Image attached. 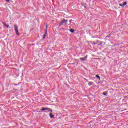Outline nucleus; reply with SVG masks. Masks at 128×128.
Returning <instances> with one entry per match:
<instances>
[{
	"instance_id": "1",
	"label": "nucleus",
	"mask_w": 128,
	"mask_h": 128,
	"mask_svg": "<svg viewBox=\"0 0 128 128\" xmlns=\"http://www.w3.org/2000/svg\"><path fill=\"white\" fill-rule=\"evenodd\" d=\"M14 30L17 36H20V33L18 32V25L14 24Z\"/></svg>"
},
{
	"instance_id": "2",
	"label": "nucleus",
	"mask_w": 128,
	"mask_h": 128,
	"mask_svg": "<svg viewBox=\"0 0 128 128\" xmlns=\"http://www.w3.org/2000/svg\"><path fill=\"white\" fill-rule=\"evenodd\" d=\"M41 110L42 112H44V110H48V112H52V110L49 108H42Z\"/></svg>"
},
{
	"instance_id": "3",
	"label": "nucleus",
	"mask_w": 128,
	"mask_h": 128,
	"mask_svg": "<svg viewBox=\"0 0 128 128\" xmlns=\"http://www.w3.org/2000/svg\"><path fill=\"white\" fill-rule=\"evenodd\" d=\"M66 22H68V20L63 19V20L60 24V26H63V24H66Z\"/></svg>"
},
{
	"instance_id": "4",
	"label": "nucleus",
	"mask_w": 128,
	"mask_h": 128,
	"mask_svg": "<svg viewBox=\"0 0 128 128\" xmlns=\"http://www.w3.org/2000/svg\"><path fill=\"white\" fill-rule=\"evenodd\" d=\"M96 44H98V46H102V44H104V42H100L98 40H97Z\"/></svg>"
},
{
	"instance_id": "5",
	"label": "nucleus",
	"mask_w": 128,
	"mask_h": 128,
	"mask_svg": "<svg viewBox=\"0 0 128 128\" xmlns=\"http://www.w3.org/2000/svg\"><path fill=\"white\" fill-rule=\"evenodd\" d=\"M87 58H88V56H86L84 58H80V60H82V62H84V60H86Z\"/></svg>"
},
{
	"instance_id": "6",
	"label": "nucleus",
	"mask_w": 128,
	"mask_h": 128,
	"mask_svg": "<svg viewBox=\"0 0 128 128\" xmlns=\"http://www.w3.org/2000/svg\"><path fill=\"white\" fill-rule=\"evenodd\" d=\"M81 6H84V8H86V4L84 2H82L81 3Z\"/></svg>"
},
{
	"instance_id": "7",
	"label": "nucleus",
	"mask_w": 128,
	"mask_h": 128,
	"mask_svg": "<svg viewBox=\"0 0 128 128\" xmlns=\"http://www.w3.org/2000/svg\"><path fill=\"white\" fill-rule=\"evenodd\" d=\"M119 6H126V2H124L122 4H119Z\"/></svg>"
},
{
	"instance_id": "8",
	"label": "nucleus",
	"mask_w": 128,
	"mask_h": 128,
	"mask_svg": "<svg viewBox=\"0 0 128 128\" xmlns=\"http://www.w3.org/2000/svg\"><path fill=\"white\" fill-rule=\"evenodd\" d=\"M50 116L51 118H54V115H52V112H50Z\"/></svg>"
},
{
	"instance_id": "9",
	"label": "nucleus",
	"mask_w": 128,
	"mask_h": 128,
	"mask_svg": "<svg viewBox=\"0 0 128 128\" xmlns=\"http://www.w3.org/2000/svg\"><path fill=\"white\" fill-rule=\"evenodd\" d=\"M46 34H48V32L46 31L45 34L43 36V38H46Z\"/></svg>"
},
{
	"instance_id": "10",
	"label": "nucleus",
	"mask_w": 128,
	"mask_h": 128,
	"mask_svg": "<svg viewBox=\"0 0 128 128\" xmlns=\"http://www.w3.org/2000/svg\"><path fill=\"white\" fill-rule=\"evenodd\" d=\"M88 85L90 86L94 85V82H90L88 84Z\"/></svg>"
},
{
	"instance_id": "11",
	"label": "nucleus",
	"mask_w": 128,
	"mask_h": 128,
	"mask_svg": "<svg viewBox=\"0 0 128 128\" xmlns=\"http://www.w3.org/2000/svg\"><path fill=\"white\" fill-rule=\"evenodd\" d=\"M70 32H74V29H70Z\"/></svg>"
},
{
	"instance_id": "12",
	"label": "nucleus",
	"mask_w": 128,
	"mask_h": 128,
	"mask_svg": "<svg viewBox=\"0 0 128 128\" xmlns=\"http://www.w3.org/2000/svg\"><path fill=\"white\" fill-rule=\"evenodd\" d=\"M96 76L97 78H98L99 80H100V76L96 75Z\"/></svg>"
},
{
	"instance_id": "13",
	"label": "nucleus",
	"mask_w": 128,
	"mask_h": 128,
	"mask_svg": "<svg viewBox=\"0 0 128 128\" xmlns=\"http://www.w3.org/2000/svg\"><path fill=\"white\" fill-rule=\"evenodd\" d=\"M4 26H6L8 28H10V26L6 24H4Z\"/></svg>"
},
{
	"instance_id": "14",
	"label": "nucleus",
	"mask_w": 128,
	"mask_h": 128,
	"mask_svg": "<svg viewBox=\"0 0 128 128\" xmlns=\"http://www.w3.org/2000/svg\"><path fill=\"white\" fill-rule=\"evenodd\" d=\"M103 95H104V96H108V93H106V92H104V93H103Z\"/></svg>"
},
{
	"instance_id": "15",
	"label": "nucleus",
	"mask_w": 128,
	"mask_h": 128,
	"mask_svg": "<svg viewBox=\"0 0 128 128\" xmlns=\"http://www.w3.org/2000/svg\"><path fill=\"white\" fill-rule=\"evenodd\" d=\"M7 2H10V0H6Z\"/></svg>"
},
{
	"instance_id": "16",
	"label": "nucleus",
	"mask_w": 128,
	"mask_h": 128,
	"mask_svg": "<svg viewBox=\"0 0 128 128\" xmlns=\"http://www.w3.org/2000/svg\"><path fill=\"white\" fill-rule=\"evenodd\" d=\"M44 112H48L47 111H44Z\"/></svg>"
},
{
	"instance_id": "17",
	"label": "nucleus",
	"mask_w": 128,
	"mask_h": 128,
	"mask_svg": "<svg viewBox=\"0 0 128 128\" xmlns=\"http://www.w3.org/2000/svg\"><path fill=\"white\" fill-rule=\"evenodd\" d=\"M18 84H14V86H17Z\"/></svg>"
},
{
	"instance_id": "18",
	"label": "nucleus",
	"mask_w": 128,
	"mask_h": 128,
	"mask_svg": "<svg viewBox=\"0 0 128 128\" xmlns=\"http://www.w3.org/2000/svg\"><path fill=\"white\" fill-rule=\"evenodd\" d=\"M46 28H48V26H46Z\"/></svg>"
},
{
	"instance_id": "19",
	"label": "nucleus",
	"mask_w": 128,
	"mask_h": 128,
	"mask_svg": "<svg viewBox=\"0 0 128 128\" xmlns=\"http://www.w3.org/2000/svg\"><path fill=\"white\" fill-rule=\"evenodd\" d=\"M94 44H96V43H94Z\"/></svg>"
},
{
	"instance_id": "20",
	"label": "nucleus",
	"mask_w": 128,
	"mask_h": 128,
	"mask_svg": "<svg viewBox=\"0 0 128 128\" xmlns=\"http://www.w3.org/2000/svg\"><path fill=\"white\" fill-rule=\"evenodd\" d=\"M94 44H96V43H94Z\"/></svg>"
}]
</instances>
